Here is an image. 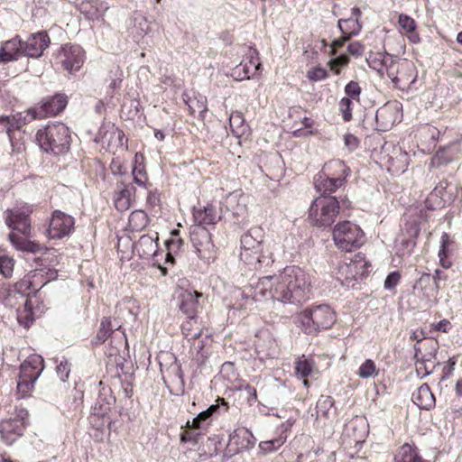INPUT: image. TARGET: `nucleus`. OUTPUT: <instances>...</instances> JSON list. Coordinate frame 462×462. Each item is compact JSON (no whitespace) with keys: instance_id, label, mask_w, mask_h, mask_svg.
Returning <instances> with one entry per match:
<instances>
[{"instance_id":"603ef678","label":"nucleus","mask_w":462,"mask_h":462,"mask_svg":"<svg viewBox=\"0 0 462 462\" xmlns=\"http://www.w3.org/2000/svg\"><path fill=\"white\" fill-rule=\"evenodd\" d=\"M436 364V360H430L428 362H415L418 375L424 377L430 374L433 372Z\"/></svg>"},{"instance_id":"0eeeda50","label":"nucleus","mask_w":462,"mask_h":462,"mask_svg":"<svg viewBox=\"0 0 462 462\" xmlns=\"http://www.w3.org/2000/svg\"><path fill=\"white\" fill-rule=\"evenodd\" d=\"M66 106V97L57 94L51 98L43 100L39 107H31L26 110L23 116L21 113H18L16 116H19V119L16 127L20 128L22 125L29 124L35 119L56 116L60 113Z\"/></svg>"},{"instance_id":"ddd939ff","label":"nucleus","mask_w":462,"mask_h":462,"mask_svg":"<svg viewBox=\"0 0 462 462\" xmlns=\"http://www.w3.org/2000/svg\"><path fill=\"white\" fill-rule=\"evenodd\" d=\"M74 218L60 211L55 210L51 215L47 234L51 239H60L69 236L74 228Z\"/></svg>"},{"instance_id":"412c9836","label":"nucleus","mask_w":462,"mask_h":462,"mask_svg":"<svg viewBox=\"0 0 462 462\" xmlns=\"http://www.w3.org/2000/svg\"><path fill=\"white\" fill-rule=\"evenodd\" d=\"M202 294L198 291H184L180 296V310L187 315V317H196V313L199 307V298Z\"/></svg>"},{"instance_id":"a211bd4d","label":"nucleus","mask_w":462,"mask_h":462,"mask_svg":"<svg viewBox=\"0 0 462 462\" xmlns=\"http://www.w3.org/2000/svg\"><path fill=\"white\" fill-rule=\"evenodd\" d=\"M43 370V359L42 356L33 355L29 356L20 366L19 377L25 380L35 381L39 378Z\"/></svg>"},{"instance_id":"e433bc0d","label":"nucleus","mask_w":462,"mask_h":462,"mask_svg":"<svg viewBox=\"0 0 462 462\" xmlns=\"http://www.w3.org/2000/svg\"><path fill=\"white\" fill-rule=\"evenodd\" d=\"M395 462H422L416 448L410 444L402 445L394 457Z\"/></svg>"},{"instance_id":"09e8293b","label":"nucleus","mask_w":462,"mask_h":462,"mask_svg":"<svg viewBox=\"0 0 462 462\" xmlns=\"http://www.w3.org/2000/svg\"><path fill=\"white\" fill-rule=\"evenodd\" d=\"M35 381H32V379L25 380L23 378L19 377L17 382V393L22 397H27L32 392L34 387Z\"/></svg>"},{"instance_id":"3c124183","label":"nucleus","mask_w":462,"mask_h":462,"mask_svg":"<svg viewBox=\"0 0 462 462\" xmlns=\"http://www.w3.org/2000/svg\"><path fill=\"white\" fill-rule=\"evenodd\" d=\"M328 77L326 69L322 67H313L307 71V78L312 82L321 81Z\"/></svg>"},{"instance_id":"13d9d810","label":"nucleus","mask_w":462,"mask_h":462,"mask_svg":"<svg viewBox=\"0 0 462 462\" xmlns=\"http://www.w3.org/2000/svg\"><path fill=\"white\" fill-rule=\"evenodd\" d=\"M446 270L447 269H445V270L437 269V270H435L433 276H431L433 279V282L439 291L441 288L442 282H447L449 278Z\"/></svg>"},{"instance_id":"4be33fe9","label":"nucleus","mask_w":462,"mask_h":462,"mask_svg":"<svg viewBox=\"0 0 462 462\" xmlns=\"http://www.w3.org/2000/svg\"><path fill=\"white\" fill-rule=\"evenodd\" d=\"M370 68L376 70L383 78L389 73V69L393 65L395 59L388 53L377 52L366 59Z\"/></svg>"},{"instance_id":"338daca9","label":"nucleus","mask_w":462,"mask_h":462,"mask_svg":"<svg viewBox=\"0 0 462 462\" xmlns=\"http://www.w3.org/2000/svg\"><path fill=\"white\" fill-rule=\"evenodd\" d=\"M407 232H408V237H411L415 240V238L418 236L420 233V226L416 221H413L411 223H409L407 225Z\"/></svg>"},{"instance_id":"f8f14e48","label":"nucleus","mask_w":462,"mask_h":462,"mask_svg":"<svg viewBox=\"0 0 462 462\" xmlns=\"http://www.w3.org/2000/svg\"><path fill=\"white\" fill-rule=\"evenodd\" d=\"M17 304H23V308L19 307L17 309V321L24 328H29L35 319V312L32 309L31 300L25 294L15 290L9 291L5 298V305L15 307Z\"/></svg>"},{"instance_id":"bb28decb","label":"nucleus","mask_w":462,"mask_h":462,"mask_svg":"<svg viewBox=\"0 0 462 462\" xmlns=\"http://www.w3.org/2000/svg\"><path fill=\"white\" fill-rule=\"evenodd\" d=\"M437 349L438 343L432 339H427L424 341L423 345H415V362H428L430 360H436Z\"/></svg>"},{"instance_id":"a18cd8bd","label":"nucleus","mask_w":462,"mask_h":462,"mask_svg":"<svg viewBox=\"0 0 462 462\" xmlns=\"http://www.w3.org/2000/svg\"><path fill=\"white\" fill-rule=\"evenodd\" d=\"M229 123L234 133L237 134H243L245 133V120L242 113L233 112L229 116Z\"/></svg>"},{"instance_id":"37998d69","label":"nucleus","mask_w":462,"mask_h":462,"mask_svg":"<svg viewBox=\"0 0 462 462\" xmlns=\"http://www.w3.org/2000/svg\"><path fill=\"white\" fill-rule=\"evenodd\" d=\"M115 134H116L117 137L120 138L121 135L123 134V133H122V131L116 128L113 125H103L100 127V129L98 131L97 138H99L100 141L103 143H105V142L109 143L112 139V135H115Z\"/></svg>"},{"instance_id":"680f3d73","label":"nucleus","mask_w":462,"mask_h":462,"mask_svg":"<svg viewBox=\"0 0 462 462\" xmlns=\"http://www.w3.org/2000/svg\"><path fill=\"white\" fill-rule=\"evenodd\" d=\"M160 194L156 190H149L146 198L147 207L153 208L159 206Z\"/></svg>"},{"instance_id":"4d7b16f0","label":"nucleus","mask_w":462,"mask_h":462,"mask_svg":"<svg viewBox=\"0 0 462 462\" xmlns=\"http://www.w3.org/2000/svg\"><path fill=\"white\" fill-rule=\"evenodd\" d=\"M349 59L346 55H339L338 57L332 59L328 61V65L330 69L335 71V73H339V67H344L348 64Z\"/></svg>"},{"instance_id":"864d4df0","label":"nucleus","mask_w":462,"mask_h":462,"mask_svg":"<svg viewBox=\"0 0 462 462\" xmlns=\"http://www.w3.org/2000/svg\"><path fill=\"white\" fill-rule=\"evenodd\" d=\"M56 373L61 382H66L70 373V365L62 358L56 366Z\"/></svg>"},{"instance_id":"c03bdc74","label":"nucleus","mask_w":462,"mask_h":462,"mask_svg":"<svg viewBox=\"0 0 462 462\" xmlns=\"http://www.w3.org/2000/svg\"><path fill=\"white\" fill-rule=\"evenodd\" d=\"M286 441V437L280 436L277 439L262 441L259 444V448L265 453H271L276 451L281 448Z\"/></svg>"},{"instance_id":"f704fd0d","label":"nucleus","mask_w":462,"mask_h":462,"mask_svg":"<svg viewBox=\"0 0 462 462\" xmlns=\"http://www.w3.org/2000/svg\"><path fill=\"white\" fill-rule=\"evenodd\" d=\"M450 243L451 242L449 240L448 235L447 233H444L441 236L440 247H439V254H438L439 264L444 269H449L452 266V262L449 259V254H450L449 245H450Z\"/></svg>"},{"instance_id":"5701e85b","label":"nucleus","mask_w":462,"mask_h":462,"mask_svg":"<svg viewBox=\"0 0 462 462\" xmlns=\"http://www.w3.org/2000/svg\"><path fill=\"white\" fill-rule=\"evenodd\" d=\"M158 236H142L134 246V251L143 259H151L158 250Z\"/></svg>"},{"instance_id":"774afa93","label":"nucleus","mask_w":462,"mask_h":462,"mask_svg":"<svg viewBox=\"0 0 462 462\" xmlns=\"http://www.w3.org/2000/svg\"><path fill=\"white\" fill-rule=\"evenodd\" d=\"M349 38H350L349 36L343 34V36L341 38L335 40L331 43L330 55H336V49L342 47L344 45V43L346 41H348Z\"/></svg>"},{"instance_id":"f03ea898","label":"nucleus","mask_w":462,"mask_h":462,"mask_svg":"<svg viewBox=\"0 0 462 462\" xmlns=\"http://www.w3.org/2000/svg\"><path fill=\"white\" fill-rule=\"evenodd\" d=\"M38 145L46 152L61 154L69 149L70 134L62 123L48 125L36 133Z\"/></svg>"},{"instance_id":"4468645a","label":"nucleus","mask_w":462,"mask_h":462,"mask_svg":"<svg viewBox=\"0 0 462 462\" xmlns=\"http://www.w3.org/2000/svg\"><path fill=\"white\" fill-rule=\"evenodd\" d=\"M59 59L69 72L78 71L85 60V52L79 45H66L59 53Z\"/></svg>"},{"instance_id":"6e6552de","label":"nucleus","mask_w":462,"mask_h":462,"mask_svg":"<svg viewBox=\"0 0 462 462\" xmlns=\"http://www.w3.org/2000/svg\"><path fill=\"white\" fill-rule=\"evenodd\" d=\"M370 267V263L362 255L357 254L349 262L338 264L337 279L343 286L354 288L356 281L368 274Z\"/></svg>"},{"instance_id":"72a5a7b5","label":"nucleus","mask_w":462,"mask_h":462,"mask_svg":"<svg viewBox=\"0 0 462 462\" xmlns=\"http://www.w3.org/2000/svg\"><path fill=\"white\" fill-rule=\"evenodd\" d=\"M183 100L189 106V112L192 115L199 113V116L203 117L208 111L206 97L199 95L194 97H189L187 95H184Z\"/></svg>"},{"instance_id":"79ce46f5","label":"nucleus","mask_w":462,"mask_h":462,"mask_svg":"<svg viewBox=\"0 0 462 462\" xmlns=\"http://www.w3.org/2000/svg\"><path fill=\"white\" fill-rule=\"evenodd\" d=\"M113 331V327L109 318H103L101 320L99 330L97 334V343H104Z\"/></svg>"},{"instance_id":"f3484780","label":"nucleus","mask_w":462,"mask_h":462,"mask_svg":"<svg viewBox=\"0 0 462 462\" xmlns=\"http://www.w3.org/2000/svg\"><path fill=\"white\" fill-rule=\"evenodd\" d=\"M24 56L23 42L15 36L5 42L0 48V62L6 63Z\"/></svg>"},{"instance_id":"5fc2aeb1","label":"nucleus","mask_w":462,"mask_h":462,"mask_svg":"<svg viewBox=\"0 0 462 462\" xmlns=\"http://www.w3.org/2000/svg\"><path fill=\"white\" fill-rule=\"evenodd\" d=\"M352 100L349 97H343L339 102V109L342 113V117L346 122L352 119Z\"/></svg>"},{"instance_id":"aec40b11","label":"nucleus","mask_w":462,"mask_h":462,"mask_svg":"<svg viewBox=\"0 0 462 462\" xmlns=\"http://www.w3.org/2000/svg\"><path fill=\"white\" fill-rule=\"evenodd\" d=\"M248 62L240 64L241 68H236L234 71L236 80H243L250 79L249 74L256 72L260 67L261 62L258 57V51L255 49H249L247 53Z\"/></svg>"},{"instance_id":"0e129e2a","label":"nucleus","mask_w":462,"mask_h":462,"mask_svg":"<svg viewBox=\"0 0 462 462\" xmlns=\"http://www.w3.org/2000/svg\"><path fill=\"white\" fill-rule=\"evenodd\" d=\"M455 365H456V360L453 357L449 358L447 365L444 366L443 371H442V373H443L442 379L443 380L448 378L453 374Z\"/></svg>"},{"instance_id":"6ab92c4d","label":"nucleus","mask_w":462,"mask_h":462,"mask_svg":"<svg viewBox=\"0 0 462 462\" xmlns=\"http://www.w3.org/2000/svg\"><path fill=\"white\" fill-rule=\"evenodd\" d=\"M55 277V271H51L50 269L48 271H45V269H36L31 272L26 279L22 281L20 287L25 286L29 290L36 291L40 283L42 284V287L47 284L51 279H54Z\"/></svg>"},{"instance_id":"1a4fd4ad","label":"nucleus","mask_w":462,"mask_h":462,"mask_svg":"<svg viewBox=\"0 0 462 462\" xmlns=\"http://www.w3.org/2000/svg\"><path fill=\"white\" fill-rule=\"evenodd\" d=\"M33 211L32 205L17 201L12 208L5 211V220L8 227L20 234L30 236L32 231L30 216Z\"/></svg>"},{"instance_id":"9b49d317","label":"nucleus","mask_w":462,"mask_h":462,"mask_svg":"<svg viewBox=\"0 0 462 462\" xmlns=\"http://www.w3.org/2000/svg\"><path fill=\"white\" fill-rule=\"evenodd\" d=\"M387 77L399 88H409L416 79V69L411 61L407 60H395L389 69Z\"/></svg>"},{"instance_id":"b1692460","label":"nucleus","mask_w":462,"mask_h":462,"mask_svg":"<svg viewBox=\"0 0 462 462\" xmlns=\"http://www.w3.org/2000/svg\"><path fill=\"white\" fill-rule=\"evenodd\" d=\"M413 291L423 297L430 299L436 297L439 290L430 273H422L413 285Z\"/></svg>"},{"instance_id":"9d476101","label":"nucleus","mask_w":462,"mask_h":462,"mask_svg":"<svg viewBox=\"0 0 462 462\" xmlns=\"http://www.w3.org/2000/svg\"><path fill=\"white\" fill-rule=\"evenodd\" d=\"M28 411L23 408H15L14 413L0 421V436L8 445L14 443L23 434Z\"/></svg>"},{"instance_id":"dca6fc26","label":"nucleus","mask_w":462,"mask_h":462,"mask_svg":"<svg viewBox=\"0 0 462 462\" xmlns=\"http://www.w3.org/2000/svg\"><path fill=\"white\" fill-rule=\"evenodd\" d=\"M50 37L45 32H38L30 35L23 42L24 56L31 58H39L42 55L44 50L50 45Z\"/></svg>"},{"instance_id":"473e14b6","label":"nucleus","mask_w":462,"mask_h":462,"mask_svg":"<svg viewBox=\"0 0 462 462\" xmlns=\"http://www.w3.org/2000/svg\"><path fill=\"white\" fill-rule=\"evenodd\" d=\"M218 410L217 405H211L206 411H201L193 420L187 421L186 427L191 430H204L210 424V417Z\"/></svg>"},{"instance_id":"2f4dec72","label":"nucleus","mask_w":462,"mask_h":462,"mask_svg":"<svg viewBox=\"0 0 462 462\" xmlns=\"http://www.w3.org/2000/svg\"><path fill=\"white\" fill-rule=\"evenodd\" d=\"M295 374L300 378H307L318 373L314 360L311 357L302 355L294 363Z\"/></svg>"},{"instance_id":"423d86ee","label":"nucleus","mask_w":462,"mask_h":462,"mask_svg":"<svg viewBox=\"0 0 462 462\" xmlns=\"http://www.w3.org/2000/svg\"><path fill=\"white\" fill-rule=\"evenodd\" d=\"M332 236L336 246L345 252L356 250L365 243L363 230L350 221L337 223L333 228Z\"/></svg>"},{"instance_id":"052dcab7","label":"nucleus","mask_w":462,"mask_h":462,"mask_svg":"<svg viewBox=\"0 0 462 462\" xmlns=\"http://www.w3.org/2000/svg\"><path fill=\"white\" fill-rule=\"evenodd\" d=\"M360 87L355 81H350L345 88V92L351 98H357L360 95Z\"/></svg>"},{"instance_id":"f257e3e1","label":"nucleus","mask_w":462,"mask_h":462,"mask_svg":"<svg viewBox=\"0 0 462 462\" xmlns=\"http://www.w3.org/2000/svg\"><path fill=\"white\" fill-rule=\"evenodd\" d=\"M311 288L310 275L298 266H287L276 275L262 277L252 285L251 297L259 304H299L310 298Z\"/></svg>"},{"instance_id":"8fccbe9b","label":"nucleus","mask_w":462,"mask_h":462,"mask_svg":"<svg viewBox=\"0 0 462 462\" xmlns=\"http://www.w3.org/2000/svg\"><path fill=\"white\" fill-rule=\"evenodd\" d=\"M14 261L13 258L0 254V273L5 277H10L14 271Z\"/></svg>"},{"instance_id":"39448f33","label":"nucleus","mask_w":462,"mask_h":462,"mask_svg":"<svg viewBox=\"0 0 462 462\" xmlns=\"http://www.w3.org/2000/svg\"><path fill=\"white\" fill-rule=\"evenodd\" d=\"M339 213V203L336 197L320 196L315 199L309 208V220L318 227L330 226Z\"/></svg>"},{"instance_id":"69168bd1","label":"nucleus","mask_w":462,"mask_h":462,"mask_svg":"<svg viewBox=\"0 0 462 462\" xmlns=\"http://www.w3.org/2000/svg\"><path fill=\"white\" fill-rule=\"evenodd\" d=\"M189 430H186L181 434L180 440L182 442H189V441L197 442L198 437L200 435V433L199 432L195 433L192 431L191 429H189Z\"/></svg>"},{"instance_id":"2eb2a0df","label":"nucleus","mask_w":462,"mask_h":462,"mask_svg":"<svg viewBox=\"0 0 462 462\" xmlns=\"http://www.w3.org/2000/svg\"><path fill=\"white\" fill-rule=\"evenodd\" d=\"M135 191L131 183L118 182L113 196L116 208L121 212L128 210L135 200Z\"/></svg>"},{"instance_id":"ea45409f","label":"nucleus","mask_w":462,"mask_h":462,"mask_svg":"<svg viewBox=\"0 0 462 462\" xmlns=\"http://www.w3.org/2000/svg\"><path fill=\"white\" fill-rule=\"evenodd\" d=\"M197 325L196 317H187V319L181 325V330L183 335L189 338L195 339L200 335V328L199 327H195Z\"/></svg>"},{"instance_id":"bf43d9fd","label":"nucleus","mask_w":462,"mask_h":462,"mask_svg":"<svg viewBox=\"0 0 462 462\" xmlns=\"http://www.w3.org/2000/svg\"><path fill=\"white\" fill-rule=\"evenodd\" d=\"M401 274L398 272H393L388 274L384 281V288L387 290H393L400 282Z\"/></svg>"},{"instance_id":"a19ab883","label":"nucleus","mask_w":462,"mask_h":462,"mask_svg":"<svg viewBox=\"0 0 462 462\" xmlns=\"http://www.w3.org/2000/svg\"><path fill=\"white\" fill-rule=\"evenodd\" d=\"M378 374L375 363L372 359H366L359 367L357 375L360 378L367 379L374 377Z\"/></svg>"},{"instance_id":"a878e982","label":"nucleus","mask_w":462,"mask_h":462,"mask_svg":"<svg viewBox=\"0 0 462 462\" xmlns=\"http://www.w3.org/2000/svg\"><path fill=\"white\" fill-rule=\"evenodd\" d=\"M376 121L385 130L400 121V115L396 106H384L377 110Z\"/></svg>"},{"instance_id":"7c9ffc66","label":"nucleus","mask_w":462,"mask_h":462,"mask_svg":"<svg viewBox=\"0 0 462 462\" xmlns=\"http://www.w3.org/2000/svg\"><path fill=\"white\" fill-rule=\"evenodd\" d=\"M261 230L252 228L241 236V250L263 251Z\"/></svg>"},{"instance_id":"cd10ccee","label":"nucleus","mask_w":462,"mask_h":462,"mask_svg":"<svg viewBox=\"0 0 462 462\" xmlns=\"http://www.w3.org/2000/svg\"><path fill=\"white\" fill-rule=\"evenodd\" d=\"M398 24L401 29V33L407 36L411 42L418 43L420 42V36L416 32L417 23L413 18L407 14H401L398 18Z\"/></svg>"},{"instance_id":"49530a36","label":"nucleus","mask_w":462,"mask_h":462,"mask_svg":"<svg viewBox=\"0 0 462 462\" xmlns=\"http://www.w3.org/2000/svg\"><path fill=\"white\" fill-rule=\"evenodd\" d=\"M227 208L236 217H243L246 213V206L239 204L236 196L230 194L226 199Z\"/></svg>"},{"instance_id":"c9c22d12","label":"nucleus","mask_w":462,"mask_h":462,"mask_svg":"<svg viewBox=\"0 0 462 462\" xmlns=\"http://www.w3.org/2000/svg\"><path fill=\"white\" fill-rule=\"evenodd\" d=\"M149 223V217L143 210L133 211L128 219V227L131 231H142Z\"/></svg>"},{"instance_id":"c756f323","label":"nucleus","mask_w":462,"mask_h":462,"mask_svg":"<svg viewBox=\"0 0 462 462\" xmlns=\"http://www.w3.org/2000/svg\"><path fill=\"white\" fill-rule=\"evenodd\" d=\"M193 217L199 226L214 225L220 219L216 208L212 205H208L203 209L194 210Z\"/></svg>"},{"instance_id":"de8ad7c7","label":"nucleus","mask_w":462,"mask_h":462,"mask_svg":"<svg viewBox=\"0 0 462 462\" xmlns=\"http://www.w3.org/2000/svg\"><path fill=\"white\" fill-rule=\"evenodd\" d=\"M132 175L133 180L135 184H137L139 187L147 189V186L149 184L148 176L143 166H134L132 171Z\"/></svg>"},{"instance_id":"58836bf2","label":"nucleus","mask_w":462,"mask_h":462,"mask_svg":"<svg viewBox=\"0 0 462 462\" xmlns=\"http://www.w3.org/2000/svg\"><path fill=\"white\" fill-rule=\"evenodd\" d=\"M262 258V251H253V250H241L240 252V259L246 265H248L252 269H258L261 267V260Z\"/></svg>"},{"instance_id":"4c0bfd02","label":"nucleus","mask_w":462,"mask_h":462,"mask_svg":"<svg viewBox=\"0 0 462 462\" xmlns=\"http://www.w3.org/2000/svg\"><path fill=\"white\" fill-rule=\"evenodd\" d=\"M337 25L341 32L349 37L357 34L362 28L356 18L340 19Z\"/></svg>"},{"instance_id":"7ed1b4c3","label":"nucleus","mask_w":462,"mask_h":462,"mask_svg":"<svg viewBox=\"0 0 462 462\" xmlns=\"http://www.w3.org/2000/svg\"><path fill=\"white\" fill-rule=\"evenodd\" d=\"M349 168L343 161L333 160L325 163L321 172L315 180V187L322 196L333 193L340 188L348 175Z\"/></svg>"},{"instance_id":"20e7f679","label":"nucleus","mask_w":462,"mask_h":462,"mask_svg":"<svg viewBox=\"0 0 462 462\" xmlns=\"http://www.w3.org/2000/svg\"><path fill=\"white\" fill-rule=\"evenodd\" d=\"M298 319L305 333L316 334L329 328L336 321V315L329 306L319 305L303 310Z\"/></svg>"},{"instance_id":"e2e57ef3","label":"nucleus","mask_w":462,"mask_h":462,"mask_svg":"<svg viewBox=\"0 0 462 462\" xmlns=\"http://www.w3.org/2000/svg\"><path fill=\"white\" fill-rule=\"evenodd\" d=\"M347 51L352 56H361L364 52V46L358 42H350L347 46Z\"/></svg>"},{"instance_id":"6e6d98bb","label":"nucleus","mask_w":462,"mask_h":462,"mask_svg":"<svg viewBox=\"0 0 462 462\" xmlns=\"http://www.w3.org/2000/svg\"><path fill=\"white\" fill-rule=\"evenodd\" d=\"M201 236L205 240V243H206L207 245H209L210 236H209L208 231L206 228H204V227H199V230L197 232H193L191 234L192 243L196 246L198 252H200L201 250L199 247V245H202V244L201 243H197V236Z\"/></svg>"},{"instance_id":"c85d7f7f","label":"nucleus","mask_w":462,"mask_h":462,"mask_svg":"<svg viewBox=\"0 0 462 462\" xmlns=\"http://www.w3.org/2000/svg\"><path fill=\"white\" fill-rule=\"evenodd\" d=\"M413 402L420 409L430 410L435 405V397L428 384L420 385L412 395Z\"/></svg>"},{"instance_id":"393cba45","label":"nucleus","mask_w":462,"mask_h":462,"mask_svg":"<svg viewBox=\"0 0 462 462\" xmlns=\"http://www.w3.org/2000/svg\"><path fill=\"white\" fill-rule=\"evenodd\" d=\"M27 237L23 235L16 234L14 230L8 235L10 243L18 251L37 253L43 249V246L40 244L31 241Z\"/></svg>"}]
</instances>
